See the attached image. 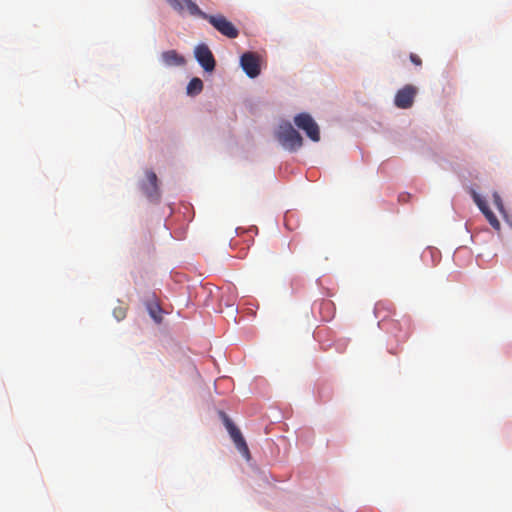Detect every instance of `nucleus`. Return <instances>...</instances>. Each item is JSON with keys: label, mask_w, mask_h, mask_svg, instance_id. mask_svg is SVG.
<instances>
[{"label": "nucleus", "mask_w": 512, "mask_h": 512, "mask_svg": "<svg viewBox=\"0 0 512 512\" xmlns=\"http://www.w3.org/2000/svg\"><path fill=\"white\" fill-rule=\"evenodd\" d=\"M194 13H198V17L207 20L219 33L222 35L234 39L239 35L238 29L235 25L230 22L225 16L222 14L217 15H209L203 12L198 6L192 5Z\"/></svg>", "instance_id": "obj_1"}, {"label": "nucleus", "mask_w": 512, "mask_h": 512, "mask_svg": "<svg viewBox=\"0 0 512 512\" xmlns=\"http://www.w3.org/2000/svg\"><path fill=\"white\" fill-rule=\"evenodd\" d=\"M276 138L279 143L290 152L297 151L303 145L302 136L289 122L279 126L276 132Z\"/></svg>", "instance_id": "obj_2"}, {"label": "nucleus", "mask_w": 512, "mask_h": 512, "mask_svg": "<svg viewBox=\"0 0 512 512\" xmlns=\"http://www.w3.org/2000/svg\"><path fill=\"white\" fill-rule=\"evenodd\" d=\"M295 125L303 130L306 135L314 142L320 140V131L317 123L308 113H300L294 117Z\"/></svg>", "instance_id": "obj_3"}, {"label": "nucleus", "mask_w": 512, "mask_h": 512, "mask_svg": "<svg viewBox=\"0 0 512 512\" xmlns=\"http://www.w3.org/2000/svg\"><path fill=\"white\" fill-rule=\"evenodd\" d=\"M224 425L234 442L237 450L242 454L246 460H250L251 454L248 445L241 433V431L234 425V423L228 418L224 417Z\"/></svg>", "instance_id": "obj_4"}, {"label": "nucleus", "mask_w": 512, "mask_h": 512, "mask_svg": "<svg viewBox=\"0 0 512 512\" xmlns=\"http://www.w3.org/2000/svg\"><path fill=\"white\" fill-rule=\"evenodd\" d=\"M240 65L246 75L250 78H256L260 72V58L254 52H245L240 58Z\"/></svg>", "instance_id": "obj_5"}, {"label": "nucleus", "mask_w": 512, "mask_h": 512, "mask_svg": "<svg viewBox=\"0 0 512 512\" xmlns=\"http://www.w3.org/2000/svg\"><path fill=\"white\" fill-rule=\"evenodd\" d=\"M416 94L417 88L415 86L410 84L405 85L403 88L399 89L395 95V106L400 109L412 107Z\"/></svg>", "instance_id": "obj_6"}, {"label": "nucleus", "mask_w": 512, "mask_h": 512, "mask_svg": "<svg viewBox=\"0 0 512 512\" xmlns=\"http://www.w3.org/2000/svg\"><path fill=\"white\" fill-rule=\"evenodd\" d=\"M146 181L141 184V189L151 202H157L160 199V190L158 187V178L153 171H146Z\"/></svg>", "instance_id": "obj_7"}, {"label": "nucleus", "mask_w": 512, "mask_h": 512, "mask_svg": "<svg viewBox=\"0 0 512 512\" xmlns=\"http://www.w3.org/2000/svg\"><path fill=\"white\" fill-rule=\"evenodd\" d=\"M195 57L199 64L203 67V69L207 72H211L215 68V59L214 56L209 49V47L205 44H200L195 48Z\"/></svg>", "instance_id": "obj_8"}, {"label": "nucleus", "mask_w": 512, "mask_h": 512, "mask_svg": "<svg viewBox=\"0 0 512 512\" xmlns=\"http://www.w3.org/2000/svg\"><path fill=\"white\" fill-rule=\"evenodd\" d=\"M472 197L476 205L479 207L481 212L485 215L489 224L496 230H500V222L498 221L495 214L490 210L486 201L476 192L472 191Z\"/></svg>", "instance_id": "obj_9"}, {"label": "nucleus", "mask_w": 512, "mask_h": 512, "mask_svg": "<svg viewBox=\"0 0 512 512\" xmlns=\"http://www.w3.org/2000/svg\"><path fill=\"white\" fill-rule=\"evenodd\" d=\"M169 5L178 13L182 14L187 11L191 16L198 17V13H194L192 5L198 6L192 0H166Z\"/></svg>", "instance_id": "obj_10"}, {"label": "nucleus", "mask_w": 512, "mask_h": 512, "mask_svg": "<svg viewBox=\"0 0 512 512\" xmlns=\"http://www.w3.org/2000/svg\"><path fill=\"white\" fill-rule=\"evenodd\" d=\"M161 60L166 66H182L185 64L183 56L179 55L175 50H168L161 54Z\"/></svg>", "instance_id": "obj_11"}, {"label": "nucleus", "mask_w": 512, "mask_h": 512, "mask_svg": "<svg viewBox=\"0 0 512 512\" xmlns=\"http://www.w3.org/2000/svg\"><path fill=\"white\" fill-rule=\"evenodd\" d=\"M203 90V82L200 78H193L187 85V94L194 96L199 94Z\"/></svg>", "instance_id": "obj_12"}, {"label": "nucleus", "mask_w": 512, "mask_h": 512, "mask_svg": "<svg viewBox=\"0 0 512 512\" xmlns=\"http://www.w3.org/2000/svg\"><path fill=\"white\" fill-rule=\"evenodd\" d=\"M149 315L154 319L155 322L160 323L162 321V309L158 303H149L147 305Z\"/></svg>", "instance_id": "obj_13"}, {"label": "nucleus", "mask_w": 512, "mask_h": 512, "mask_svg": "<svg viewBox=\"0 0 512 512\" xmlns=\"http://www.w3.org/2000/svg\"><path fill=\"white\" fill-rule=\"evenodd\" d=\"M114 315L117 320H122L126 316V312L123 308L114 309Z\"/></svg>", "instance_id": "obj_14"}, {"label": "nucleus", "mask_w": 512, "mask_h": 512, "mask_svg": "<svg viewBox=\"0 0 512 512\" xmlns=\"http://www.w3.org/2000/svg\"><path fill=\"white\" fill-rule=\"evenodd\" d=\"M409 58H410V61L414 65H416V66H421L422 65V60H421V58L417 54L411 53Z\"/></svg>", "instance_id": "obj_15"}, {"label": "nucleus", "mask_w": 512, "mask_h": 512, "mask_svg": "<svg viewBox=\"0 0 512 512\" xmlns=\"http://www.w3.org/2000/svg\"><path fill=\"white\" fill-rule=\"evenodd\" d=\"M493 196H494V203H495V205L497 206V208L500 211H502L503 210V203H502V200H501L500 196L497 193H495Z\"/></svg>", "instance_id": "obj_16"}]
</instances>
